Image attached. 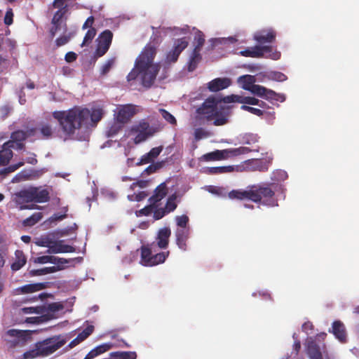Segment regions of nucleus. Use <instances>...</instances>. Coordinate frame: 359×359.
Returning <instances> with one entry per match:
<instances>
[{
  "label": "nucleus",
  "mask_w": 359,
  "mask_h": 359,
  "mask_svg": "<svg viewBox=\"0 0 359 359\" xmlns=\"http://www.w3.org/2000/svg\"><path fill=\"white\" fill-rule=\"evenodd\" d=\"M113 39V33L106 29L102 32L97 39V46L95 50V56L97 57L103 56L109 50Z\"/></svg>",
  "instance_id": "nucleus-10"
},
{
  "label": "nucleus",
  "mask_w": 359,
  "mask_h": 359,
  "mask_svg": "<svg viewBox=\"0 0 359 359\" xmlns=\"http://www.w3.org/2000/svg\"><path fill=\"white\" fill-rule=\"evenodd\" d=\"M147 196V194L145 191H140L137 194L128 196V198L130 201H141L144 199Z\"/></svg>",
  "instance_id": "nucleus-64"
},
{
  "label": "nucleus",
  "mask_w": 359,
  "mask_h": 359,
  "mask_svg": "<svg viewBox=\"0 0 359 359\" xmlns=\"http://www.w3.org/2000/svg\"><path fill=\"white\" fill-rule=\"evenodd\" d=\"M46 286L47 283L27 284L20 287H18L16 290L17 292H20L22 294L32 293L34 292L43 290L46 287Z\"/></svg>",
  "instance_id": "nucleus-27"
},
{
  "label": "nucleus",
  "mask_w": 359,
  "mask_h": 359,
  "mask_svg": "<svg viewBox=\"0 0 359 359\" xmlns=\"http://www.w3.org/2000/svg\"><path fill=\"white\" fill-rule=\"evenodd\" d=\"M234 170L232 165L209 167L206 168V173L209 175H217L221 173L231 172Z\"/></svg>",
  "instance_id": "nucleus-37"
},
{
  "label": "nucleus",
  "mask_w": 359,
  "mask_h": 359,
  "mask_svg": "<svg viewBox=\"0 0 359 359\" xmlns=\"http://www.w3.org/2000/svg\"><path fill=\"white\" fill-rule=\"evenodd\" d=\"M249 91L255 95L263 98L264 96V93L266 91V88L260 85L254 84V86L251 87V89Z\"/></svg>",
  "instance_id": "nucleus-50"
},
{
  "label": "nucleus",
  "mask_w": 359,
  "mask_h": 359,
  "mask_svg": "<svg viewBox=\"0 0 359 359\" xmlns=\"http://www.w3.org/2000/svg\"><path fill=\"white\" fill-rule=\"evenodd\" d=\"M189 235V229H177L175 231L176 244L183 251H186L187 249V242Z\"/></svg>",
  "instance_id": "nucleus-19"
},
{
  "label": "nucleus",
  "mask_w": 359,
  "mask_h": 359,
  "mask_svg": "<svg viewBox=\"0 0 359 359\" xmlns=\"http://www.w3.org/2000/svg\"><path fill=\"white\" fill-rule=\"evenodd\" d=\"M65 344V341L64 340L47 339L43 341L38 342L36 344V347L40 356H48L61 348Z\"/></svg>",
  "instance_id": "nucleus-9"
},
{
  "label": "nucleus",
  "mask_w": 359,
  "mask_h": 359,
  "mask_svg": "<svg viewBox=\"0 0 359 359\" xmlns=\"http://www.w3.org/2000/svg\"><path fill=\"white\" fill-rule=\"evenodd\" d=\"M263 98L269 101L276 100L280 102H283L285 100L284 95L277 93L275 91L268 88H266V91L264 93V96Z\"/></svg>",
  "instance_id": "nucleus-40"
},
{
  "label": "nucleus",
  "mask_w": 359,
  "mask_h": 359,
  "mask_svg": "<svg viewBox=\"0 0 359 359\" xmlns=\"http://www.w3.org/2000/svg\"><path fill=\"white\" fill-rule=\"evenodd\" d=\"M135 106L133 104H126L123 105L118 109V111L116 114V120H118L121 123H126L130 118L135 114Z\"/></svg>",
  "instance_id": "nucleus-14"
},
{
  "label": "nucleus",
  "mask_w": 359,
  "mask_h": 359,
  "mask_svg": "<svg viewBox=\"0 0 359 359\" xmlns=\"http://www.w3.org/2000/svg\"><path fill=\"white\" fill-rule=\"evenodd\" d=\"M276 37V33L272 28L257 31L253 35V39L259 44L273 43Z\"/></svg>",
  "instance_id": "nucleus-13"
},
{
  "label": "nucleus",
  "mask_w": 359,
  "mask_h": 359,
  "mask_svg": "<svg viewBox=\"0 0 359 359\" xmlns=\"http://www.w3.org/2000/svg\"><path fill=\"white\" fill-rule=\"evenodd\" d=\"M43 217L41 212H35L23 222L25 226H32L39 222Z\"/></svg>",
  "instance_id": "nucleus-43"
},
{
  "label": "nucleus",
  "mask_w": 359,
  "mask_h": 359,
  "mask_svg": "<svg viewBox=\"0 0 359 359\" xmlns=\"http://www.w3.org/2000/svg\"><path fill=\"white\" fill-rule=\"evenodd\" d=\"M171 235V230L168 227L160 229L156 236V245L161 249H165L169 244V238Z\"/></svg>",
  "instance_id": "nucleus-20"
},
{
  "label": "nucleus",
  "mask_w": 359,
  "mask_h": 359,
  "mask_svg": "<svg viewBox=\"0 0 359 359\" xmlns=\"http://www.w3.org/2000/svg\"><path fill=\"white\" fill-rule=\"evenodd\" d=\"M194 41L196 42V45L195 46L194 50L200 51L201 50L202 47L204 45L205 43V38L203 34L198 31L195 36H194Z\"/></svg>",
  "instance_id": "nucleus-47"
},
{
  "label": "nucleus",
  "mask_w": 359,
  "mask_h": 359,
  "mask_svg": "<svg viewBox=\"0 0 359 359\" xmlns=\"http://www.w3.org/2000/svg\"><path fill=\"white\" fill-rule=\"evenodd\" d=\"M189 42L186 37L177 39L175 41L172 48L167 53L166 62H176L181 53L188 46Z\"/></svg>",
  "instance_id": "nucleus-11"
},
{
  "label": "nucleus",
  "mask_w": 359,
  "mask_h": 359,
  "mask_svg": "<svg viewBox=\"0 0 359 359\" xmlns=\"http://www.w3.org/2000/svg\"><path fill=\"white\" fill-rule=\"evenodd\" d=\"M202 57L200 51L193 50L190 58L188 62L187 69L189 72L194 71L198 63L201 61Z\"/></svg>",
  "instance_id": "nucleus-33"
},
{
  "label": "nucleus",
  "mask_w": 359,
  "mask_h": 359,
  "mask_svg": "<svg viewBox=\"0 0 359 359\" xmlns=\"http://www.w3.org/2000/svg\"><path fill=\"white\" fill-rule=\"evenodd\" d=\"M75 248L69 245L64 244V241L60 240L57 241H51L50 246H48V253H65V252H74Z\"/></svg>",
  "instance_id": "nucleus-17"
},
{
  "label": "nucleus",
  "mask_w": 359,
  "mask_h": 359,
  "mask_svg": "<svg viewBox=\"0 0 359 359\" xmlns=\"http://www.w3.org/2000/svg\"><path fill=\"white\" fill-rule=\"evenodd\" d=\"M176 194H172L167 199L164 208L168 214L173 212L177 208V204L176 203Z\"/></svg>",
  "instance_id": "nucleus-42"
},
{
  "label": "nucleus",
  "mask_w": 359,
  "mask_h": 359,
  "mask_svg": "<svg viewBox=\"0 0 359 359\" xmlns=\"http://www.w3.org/2000/svg\"><path fill=\"white\" fill-rule=\"evenodd\" d=\"M12 148H15L13 141H8L3 144L2 149L0 150V165H6L9 163L13 157Z\"/></svg>",
  "instance_id": "nucleus-22"
},
{
  "label": "nucleus",
  "mask_w": 359,
  "mask_h": 359,
  "mask_svg": "<svg viewBox=\"0 0 359 359\" xmlns=\"http://www.w3.org/2000/svg\"><path fill=\"white\" fill-rule=\"evenodd\" d=\"M238 54L247 57H266L273 60H279L281 56L280 52L277 50H273L272 46L260 45L247 48L245 50H241Z\"/></svg>",
  "instance_id": "nucleus-6"
},
{
  "label": "nucleus",
  "mask_w": 359,
  "mask_h": 359,
  "mask_svg": "<svg viewBox=\"0 0 359 359\" xmlns=\"http://www.w3.org/2000/svg\"><path fill=\"white\" fill-rule=\"evenodd\" d=\"M18 203H46L50 200L49 192L47 189L40 187H31L22 189L16 194Z\"/></svg>",
  "instance_id": "nucleus-5"
},
{
  "label": "nucleus",
  "mask_w": 359,
  "mask_h": 359,
  "mask_svg": "<svg viewBox=\"0 0 359 359\" xmlns=\"http://www.w3.org/2000/svg\"><path fill=\"white\" fill-rule=\"evenodd\" d=\"M111 359H136L135 351H116L110 353Z\"/></svg>",
  "instance_id": "nucleus-36"
},
{
  "label": "nucleus",
  "mask_w": 359,
  "mask_h": 359,
  "mask_svg": "<svg viewBox=\"0 0 359 359\" xmlns=\"http://www.w3.org/2000/svg\"><path fill=\"white\" fill-rule=\"evenodd\" d=\"M104 114L103 107L93 106L91 109L81 107H74L67 111H55L53 116L55 118L64 133L69 137L75 134L77 130L95 126L101 121Z\"/></svg>",
  "instance_id": "nucleus-1"
},
{
  "label": "nucleus",
  "mask_w": 359,
  "mask_h": 359,
  "mask_svg": "<svg viewBox=\"0 0 359 359\" xmlns=\"http://www.w3.org/2000/svg\"><path fill=\"white\" fill-rule=\"evenodd\" d=\"M48 311H50V313L53 314V313L61 311L64 309V306L60 302H53L49 304L48 305Z\"/></svg>",
  "instance_id": "nucleus-58"
},
{
  "label": "nucleus",
  "mask_w": 359,
  "mask_h": 359,
  "mask_svg": "<svg viewBox=\"0 0 359 359\" xmlns=\"http://www.w3.org/2000/svg\"><path fill=\"white\" fill-rule=\"evenodd\" d=\"M169 251L161 252L152 255V248L149 246H142L140 263L145 266H153L163 263L169 256Z\"/></svg>",
  "instance_id": "nucleus-7"
},
{
  "label": "nucleus",
  "mask_w": 359,
  "mask_h": 359,
  "mask_svg": "<svg viewBox=\"0 0 359 359\" xmlns=\"http://www.w3.org/2000/svg\"><path fill=\"white\" fill-rule=\"evenodd\" d=\"M94 331V326L90 325H88L81 332H80L78 335V339H79L81 342L87 339Z\"/></svg>",
  "instance_id": "nucleus-49"
},
{
  "label": "nucleus",
  "mask_w": 359,
  "mask_h": 359,
  "mask_svg": "<svg viewBox=\"0 0 359 359\" xmlns=\"http://www.w3.org/2000/svg\"><path fill=\"white\" fill-rule=\"evenodd\" d=\"M168 194V188L165 182L160 184L154 190V194L149 198L151 203L156 204L161 201Z\"/></svg>",
  "instance_id": "nucleus-24"
},
{
  "label": "nucleus",
  "mask_w": 359,
  "mask_h": 359,
  "mask_svg": "<svg viewBox=\"0 0 359 359\" xmlns=\"http://www.w3.org/2000/svg\"><path fill=\"white\" fill-rule=\"evenodd\" d=\"M203 158L206 161L225 159L224 150H216L207 153L203 156Z\"/></svg>",
  "instance_id": "nucleus-38"
},
{
  "label": "nucleus",
  "mask_w": 359,
  "mask_h": 359,
  "mask_svg": "<svg viewBox=\"0 0 359 359\" xmlns=\"http://www.w3.org/2000/svg\"><path fill=\"white\" fill-rule=\"evenodd\" d=\"M197 112L204 115L208 121L214 120V126H220L229 122L231 108L218 105V100L216 98H207L202 106L197 109Z\"/></svg>",
  "instance_id": "nucleus-3"
},
{
  "label": "nucleus",
  "mask_w": 359,
  "mask_h": 359,
  "mask_svg": "<svg viewBox=\"0 0 359 359\" xmlns=\"http://www.w3.org/2000/svg\"><path fill=\"white\" fill-rule=\"evenodd\" d=\"M269 79L276 81H284L287 80V77L282 72H271L269 76Z\"/></svg>",
  "instance_id": "nucleus-55"
},
{
  "label": "nucleus",
  "mask_w": 359,
  "mask_h": 359,
  "mask_svg": "<svg viewBox=\"0 0 359 359\" xmlns=\"http://www.w3.org/2000/svg\"><path fill=\"white\" fill-rule=\"evenodd\" d=\"M153 217L155 220H158L163 218L165 215H168L164 208H156L153 211Z\"/></svg>",
  "instance_id": "nucleus-60"
},
{
  "label": "nucleus",
  "mask_w": 359,
  "mask_h": 359,
  "mask_svg": "<svg viewBox=\"0 0 359 359\" xmlns=\"http://www.w3.org/2000/svg\"><path fill=\"white\" fill-rule=\"evenodd\" d=\"M241 109L243 111H248V112H250L254 115H256L257 116H259V117H262V116H264V114L265 113L264 111V110H262V109L255 108V107H250L248 105H242L241 107Z\"/></svg>",
  "instance_id": "nucleus-51"
},
{
  "label": "nucleus",
  "mask_w": 359,
  "mask_h": 359,
  "mask_svg": "<svg viewBox=\"0 0 359 359\" xmlns=\"http://www.w3.org/2000/svg\"><path fill=\"white\" fill-rule=\"evenodd\" d=\"M341 342L346 341V331L344 323L340 320H335L332 325V330H329Z\"/></svg>",
  "instance_id": "nucleus-21"
},
{
  "label": "nucleus",
  "mask_w": 359,
  "mask_h": 359,
  "mask_svg": "<svg viewBox=\"0 0 359 359\" xmlns=\"http://www.w3.org/2000/svg\"><path fill=\"white\" fill-rule=\"evenodd\" d=\"M67 0H54L53 2V6L55 8H58V10H64L65 11H68V6L66 4Z\"/></svg>",
  "instance_id": "nucleus-61"
},
{
  "label": "nucleus",
  "mask_w": 359,
  "mask_h": 359,
  "mask_svg": "<svg viewBox=\"0 0 359 359\" xmlns=\"http://www.w3.org/2000/svg\"><path fill=\"white\" fill-rule=\"evenodd\" d=\"M123 125L124 123H121L115 118V120L107 128L106 131L107 136L109 137L115 136L122 130Z\"/></svg>",
  "instance_id": "nucleus-35"
},
{
  "label": "nucleus",
  "mask_w": 359,
  "mask_h": 359,
  "mask_svg": "<svg viewBox=\"0 0 359 359\" xmlns=\"http://www.w3.org/2000/svg\"><path fill=\"white\" fill-rule=\"evenodd\" d=\"M159 113L161 115V116L164 118V120L169 124L174 126L177 125V120L175 117L169 111H168L165 109H160Z\"/></svg>",
  "instance_id": "nucleus-45"
},
{
  "label": "nucleus",
  "mask_w": 359,
  "mask_h": 359,
  "mask_svg": "<svg viewBox=\"0 0 359 359\" xmlns=\"http://www.w3.org/2000/svg\"><path fill=\"white\" fill-rule=\"evenodd\" d=\"M36 331L33 330H20L16 329H10L7 330L6 334L11 337H13V340H11L9 343L11 347L22 346L28 341L32 340V335Z\"/></svg>",
  "instance_id": "nucleus-8"
},
{
  "label": "nucleus",
  "mask_w": 359,
  "mask_h": 359,
  "mask_svg": "<svg viewBox=\"0 0 359 359\" xmlns=\"http://www.w3.org/2000/svg\"><path fill=\"white\" fill-rule=\"evenodd\" d=\"M23 162H20L17 164L11 165L10 166L0 170V174L7 175L8 173L13 172L18 169L20 166L23 165Z\"/></svg>",
  "instance_id": "nucleus-57"
},
{
  "label": "nucleus",
  "mask_w": 359,
  "mask_h": 359,
  "mask_svg": "<svg viewBox=\"0 0 359 359\" xmlns=\"http://www.w3.org/2000/svg\"><path fill=\"white\" fill-rule=\"evenodd\" d=\"M240 96L241 95H227V96H224V97L211 96V97H209L208 98H216L217 100H218V105H221L220 104L222 102H224V103L238 102V103H239Z\"/></svg>",
  "instance_id": "nucleus-41"
},
{
  "label": "nucleus",
  "mask_w": 359,
  "mask_h": 359,
  "mask_svg": "<svg viewBox=\"0 0 359 359\" xmlns=\"http://www.w3.org/2000/svg\"><path fill=\"white\" fill-rule=\"evenodd\" d=\"M41 133L43 135V137L45 139H49L52 137L53 135V129L52 127L49 124H43L41 126Z\"/></svg>",
  "instance_id": "nucleus-54"
},
{
  "label": "nucleus",
  "mask_w": 359,
  "mask_h": 359,
  "mask_svg": "<svg viewBox=\"0 0 359 359\" xmlns=\"http://www.w3.org/2000/svg\"><path fill=\"white\" fill-rule=\"evenodd\" d=\"M71 39V34H68V35H63L60 37H58L56 40H55V44H56V46L57 47H60L62 46H64L65 45L66 43H67L69 40Z\"/></svg>",
  "instance_id": "nucleus-63"
},
{
  "label": "nucleus",
  "mask_w": 359,
  "mask_h": 359,
  "mask_svg": "<svg viewBox=\"0 0 359 359\" xmlns=\"http://www.w3.org/2000/svg\"><path fill=\"white\" fill-rule=\"evenodd\" d=\"M53 256L50 255H43L41 257H38L34 259V262L36 264H46L53 262Z\"/></svg>",
  "instance_id": "nucleus-59"
},
{
  "label": "nucleus",
  "mask_w": 359,
  "mask_h": 359,
  "mask_svg": "<svg viewBox=\"0 0 359 359\" xmlns=\"http://www.w3.org/2000/svg\"><path fill=\"white\" fill-rule=\"evenodd\" d=\"M272 161V156H266L262 158L252 159L249 161L248 165L254 171L266 172L271 165Z\"/></svg>",
  "instance_id": "nucleus-16"
},
{
  "label": "nucleus",
  "mask_w": 359,
  "mask_h": 359,
  "mask_svg": "<svg viewBox=\"0 0 359 359\" xmlns=\"http://www.w3.org/2000/svg\"><path fill=\"white\" fill-rule=\"evenodd\" d=\"M55 318L54 314L47 313L40 316L27 318L25 322L29 324H41L52 320Z\"/></svg>",
  "instance_id": "nucleus-34"
},
{
  "label": "nucleus",
  "mask_w": 359,
  "mask_h": 359,
  "mask_svg": "<svg viewBox=\"0 0 359 359\" xmlns=\"http://www.w3.org/2000/svg\"><path fill=\"white\" fill-rule=\"evenodd\" d=\"M175 221L177 225V229H189L187 225L189 221V217L186 215L175 217Z\"/></svg>",
  "instance_id": "nucleus-46"
},
{
  "label": "nucleus",
  "mask_w": 359,
  "mask_h": 359,
  "mask_svg": "<svg viewBox=\"0 0 359 359\" xmlns=\"http://www.w3.org/2000/svg\"><path fill=\"white\" fill-rule=\"evenodd\" d=\"M275 184L262 183L253 184L252 189L256 200L255 203H262L264 205L278 206V200L275 198Z\"/></svg>",
  "instance_id": "nucleus-4"
},
{
  "label": "nucleus",
  "mask_w": 359,
  "mask_h": 359,
  "mask_svg": "<svg viewBox=\"0 0 359 359\" xmlns=\"http://www.w3.org/2000/svg\"><path fill=\"white\" fill-rule=\"evenodd\" d=\"M156 54V49L154 46H146L136 59L135 68L128 74V81L135 80L140 74L142 85L146 88H150L161 69L159 64L153 62Z\"/></svg>",
  "instance_id": "nucleus-2"
},
{
  "label": "nucleus",
  "mask_w": 359,
  "mask_h": 359,
  "mask_svg": "<svg viewBox=\"0 0 359 359\" xmlns=\"http://www.w3.org/2000/svg\"><path fill=\"white\" fill-rule=\"evenodd\" d=\"M132 131L137 133L134 139L135 144H140L152 135V133L149 130V124L145 121L140 122L138 125L133 127Z\"/></svg>",
  "instance_id": "nucleus-12"
},
{
  "label": "nucleus",
  "mask_w": 359,
  "mask_h": 359,
  "mask_svg": "<svg viewBox=\"0 0 359 359\" xmlns=\"http://www.w3.org/2000/svg\"><path fill=\"white\" fill-rule=\"evenodd\" d=\"M239 103L243 104V105H257L259 104V100L254 97L240 96Z\"/></svg>",
  "instance_id": "nucleus-53"
},
{
  "label": "nucleus",
  "mask_w": 359,
  "mask_h": 359,
  "mask_svg": "<svg viewBox=\"0 0 359 359\" xmlns=\"http://www.w3.org/2000/svg\"><path fill=\"white\" fill-rule=\"evenodd\" d=\"M111 348V345L110 344H103L100 346H97L93 350H91L84 358V359H93L96 356L99 355L101 353H103L107 351H109Z\"/></svg>",
  "instance_id": "nucleus-32"
},
{
  "label": "nucleus",
  "mask_w": 359,
  "mask_h": 359,
  "mask_svg": "<svg viewBox=\"0 0 359 359\" xmlns=\"http://www.w3.org/2000/svg\"><path fill=\"white\" fill-rule=\"evenodd\" d=\"M307 353L310 359H323L319 346L313 341L308 343Z\"/></svg>",
  "instance_id": "nucleus-31"
},
{
  "label": "nucleus",
  "mask_w": 359,
  "mask_h": 359,
  "mask_svg": "<svg viewBox=\"0 0 359 359\" xmlns=\"http://www.w3.org/2000/svg\"><path fill=\"white\" fill-rule=\"evenodd\" d=\"M163 150V147L152 148L148 153L143 155L138 165L147 164L151 163L154 158H157Z\"/></svg>",
  "instance_id": "nucleus-26"
},
{
  "label": "nucleus",
  "mask_w": 359,
  "mask_h": 359,
  "mask_svg": "<svg viewBox=\"0 0 359 359\" xmlns=\"http://www.w3.org/2000/svg\"><path fill=\"white\" fill-rule=\"evenodd\" d=\"M229 198L231 199H237V200H244L248 199L253 201V200H256L255 196H257L254 192L252 189V185H250L247 187V189H236L232 190L229 192L228 194Z\"/></svg>",
  "instance_id": "nucleus-15"
},
{
  "label": "nucleus",
  "mask_w": 359,
  "mask_h": 359,
  "mask_svg": "<svg viewBox=\"0 0 359 359\" xmlns=\"http://www.w3.org/2000/svg\"><path fill=\"white\" fill-rule=\"evenodd\" d=\"M96 34L97 31L95 28L90 27L86 33L81 46L83 47L85 46H88V44H90L92 42L93 39L95 38Z\"/></svg>",
  "instance_id": "nucleus-44"
},
{
  "label": "nucleus",
  "mask_w": 359,
  "mask_h": 359,
  "mask_svg": "<svg viewBox=\"0 0 359 359\" xmlns=\"http://www.w3.org/2000/svg\"><path fill=\"white\" fill-rule=\"evenodd\" d=\"M115 58L109 59L102 67L100 69V74L104 76L106 75L112 67L114 65Z\"/></svg>",
  "instance_id": "nucleus-52"
},
{
  "label": "nucleus",
  "mask_w": 359,
  "mask_h": 359,
  "mask_svg": "<svg viewBox=\"0 0 359 359\" xmlns=\"http://www.w3.org/2000/svg\"><path fill=\"white\" fill-rule=\"evenodd\" d=\"M231 80L228 78H217L208 83V88L211 92H217L228 88Z\"/></svg>",
  "instance_id": "nucleus-23"
},
{
  "label": "nucleus",
  "mask_w": 359,
  "mask_h": 359,
  "mask_svg": "<svg viewBox=\"0 0 359 359\" xmlns=\"http://www.w3.org/2000/svg\"><path fill=\"white\" fill-rule=\"evenodd\" d=\"M22 312L25 314L27 313H42L44 311V307L36 306V307H25L21 309Z\"/></svg>",
  "instance_id": "nucleus-56"
},
{
  "label": "nucleus",
  "mask_w": 359,
  "mask_h": 359,
  "mask_svg": "<svg viewBox=\"0 0 359 359\" xmlns=\"http://www.w3.org/2000/svg\"><path fill=\"white\" fill-rule=\"evenodd\" d=\"M35 129L30 128L26 131L24 130H16L11 134V140L13 141V147H15V142H23L28 137L33 136L35 134Z\"/></svg>",
  "instance_id": "nucleus-25"
},
{
  "label": "nucleus",
  "mask_w": 359,
  "mask_h": 359,
  "mask_svg": "<svg viewBox=\"0 0 359 359\" xmlns=\"http://www.w3.org/2000/svg\"><path fill=\"white\" fill-rule=\"evenodd\" d=\"M26 262L27 258L24 252L22 250H17L15 252V261L11 264V269L13 271H17L24 266Z\"/></svg>",
  "instance_id": "nucleus-28"
},
{
  "label": "nucleus",
  "mask_w": 359,
  "mask_h": 359,
  "mask_svg": "<svg viewBox=\"0 0 359 359\" xmlns=\"http://www.w3.org/2000/svg\"><path fill=\"white\" fill-rule=\"evenodd\" d=\"M64 269L63 266H53L49 267H43L39 269H32L29 271L32 276H43L48 273H52Z\"/></svg>",
  "instance_id": "nucleus-30"
},
{
  "label": "nucleus",
  "mask_w": 359,
  "mask_h": 359,
  "mask_svg": "<svg viewBox=\"0 0 359 359\" xmlns=\"http://www.w3.org/2000/svg\"><path fill=\"white\" fill-rule=\"evenodd\" d=\"M156 208V204L151 203L149 205L145 206L144 208L141 209L139 212L140 215H144V216H149L150 215L153 211L154 209Z\"/></svg>",
  "instance_id": "nucleus-62"
},
{
  "label": "nucleus",
  "mask_w": 359,
  "mask_h": 359,
  "mask_svg": "<svg viewBox=\"0 0 359 359\" xmlns=\"http://www.w3.org/2000/svg\"><path fill=\"white\" fill-rule=\"evenodd\" d=\"M259 137L257 134L245 133L241 136V142L243 144L252 146L259 142Z\"/></svg>",
  "instance_id": "nucleus-39"
},
{
  "label": "nucleus",
  "mask_w": 359,
  "mask_h": 359,
  "mask_svg": "<svg viewBox=\"0 0 359 359\" xmlns=\"http://www.w3.org/2000/svg\"><path fill=\"white\" fill-rule=\"evenodd\" d=\"M67 11H65L64 10L57 11L52 18L51 24L61 26L62 20L65 15L67 13Z\"/></svg>",
  "instance_id": "nucleus-48"
},
{
  "label": "nucleus",
  "mask_w": 359,
  "mask_h": 359,
  "mask_svg": "<svg viewBox=\"0 0 359 359\" xmlns=\"http://www.w3.org/2000/svg\"><path fill=\"white\" fill-rule=\"evenodd\" d=\"M224 155H225V159L229 158H233L238 156L247 154L252 151H259V147L257 146L255 149H251L249 147H240L238 148H230L224 149Z\"/></svg>",
  "instance_id": "nucleus-18"
},
{
  "label": "nucleus",
  "mask_w": 359,
  "mask_h": 359,
  "mask_svg": "<svg viewBox=\"0 0 359 359\" xmlns=\"http://www.w3.org/2000/svg\"><path fill=\"white\" fill-rule=\"evenodd\" d=\"M255 81V77L252 75L246 74L238 78V83L241 87L248 91L251 89V87L254 86Z\"/></svg>",
  "instance_id": "nucleus-29"
}]
</instances>
